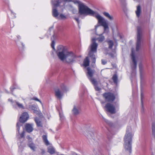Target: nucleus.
Here are the masks:
<instances>
[{"label":"nucleus","mask_w":155,"mask_h":155,"mask_svg":"<svg viewBox=\"0 0 155 155\" xmlns=\"http://www.w3.org/2000/svg\"><path fill=\"white\" fill-rule=\"evenodd\" d=\"M142 30L140 27L137 28V42L136 47V52H138L140 48L142 41Z\"/></svg>","instance_id":"obj_7"},{"label":"nucleus","mask_w":155,"mask_h":155,"mask_svg":"<svg viewBox=\"0 0 155 155\" xmlns=\"http://www.w3.org/2000/svg\"><path fill=\"white\" fill-rule=\"evenodd\" d=\"M56 54L59 58L61 61L65 60L67 62L72 63L76 61L77 57L71 51H67L62 45L58 46Z\"/></svg>","instance_id":"obj_2"},{"label":"nucleus","mask_w":155,"mask_h":155,"mask_svg":"<svg viewBox=\"0 0 155 155\" xmlns=\"http://www.w3.org/2000/svg\"><path fill=\"white\" fill-rule=\"evenodd\" d=\"M11 12L12 14V15L13 16V17L14 18H15L16 17V14L12 10H11Z\"/></svg>","instance_id":"obj_38"},{"label":"nucleus","mask_w":155,"mask_h":155,"mask_svg":"<svg viewBox=\"0 0 155 155\" xmlns=\"http://www.w3.org/2000/svg\"><path fill=\"white\" fill-rule=\"evenodd\" d=\"M17 38H18V39H20V37L19 35H18L17 36Z\"/></svg>","instance_id":"obj_45"},{"label":"nucleus","mask_w":155,"mask_h":155,"mask_svg":"<svg viewBox=\"0 0 155 155\" xmlns=\"http://www.w3.org/2000/svg\"><path fill=\"white\" fill-rule=\"evenodd\" d=\"M134 133L131 127L128 126L127 127L126 133L124 138V146L126 152L130 154L132 152V143Z\"/></svg>","instance_id":"obj_3"},{"label":"nucleus","mask_w":155,"mask_h":155,"mask_svg":"<svg viewBox=\"0 0 155 155\" xmlns=\"http://www.w3.org/2000/svg\"><path fill=\"white\" fill-rule=\"evenodd\" d=\"M20 123L19 122H18L17 124V136H18V134H19V130H20Z\"/></svg>","instance_id":"obj_29"},{"label":"nucleus","mask_w":155,"mask_h":155,"mask_svg":"<svg viewBox=\"0 0 155 155\" xmlns=\"http://www.w3.org/2000/svg\"><path fill=\"white\" fill-rule=\"evenodd\" d=\"M105 108L107 111L112 114H114L116 113L115 108L114 106L110 103H107L105 105Z\"/></svg>","instance_id":"obj_11"},{"label":"nucleus","mask_w":155,"mask_h":155,"mask_svg":"<svg viewBox=\"0 0 155 155\" xmlns=\"http://www.w3.org/2000/svg\"><path fill=\"white\" fill-rule=\"evenodd\" d=\"M35 120L38 127H42V123L37 118H35Z\"/></svg>","instance_id":"obj_24"},{"label":"nucleus","mask_w":155,"mask_h":155,"mask_svg":"<svg viewBox=\"0 0 155 155\" xmlns=\"http://www.w3.org/2000/svg\"><path fill=\"white\" fill-rule=\"evenodd\" d=\"M59 19L64 20L67 18V16L63 14H61L59 15V16L58 18Z\"/></svg>","instance_id":"obj_25"},{"label":"nucleus","mask_w":155,"mask_h":155,"mask_svg":"<svg viewBox=\"0 0 155 155\" xmlns=\"http://www.w3.org/2000/svg\"><path fill=\"white\" fill-rule=\"evenodd\" d=\"M8 101H10L12 102V105L13 107H18L19 108L23 109H24V107L22 104L16 101H13L12 100L10 99L8 100Z\"/></svg>","instance_id":"obj_13"},{"label":"nucleus","mask_w":155,"mask_h":155,"mask_svg":"<svg viewBox=\"0 0 155 155\" xmlns=\"http://www.w3.org/2000/svg\"><path fill=\"white\" fill-rule=\"evenodd\" d=\"M52 33L53 34L52 35V37H51V39L52 40V42L51 44V47L53 48V49L54 50H55V48H54V44H55V42L54 40H52V39H54L55 38V36L54 33V31H52Z\"/></svg>","instance_id":"obj_22"},{"label":"nucleus","mask_w":155,"mask_h":155,"mask_svg":"<svg viewBox=\"0 0 155 155\" xmlns=\"http://www.w3.org/2000/svg\"><path fill=\"white\" fill-rule=\"evenodd\" d=\"M20 140H18V144L20 146H21V143H20L19 144V142H18L19 141H20Z\"/></svg>","instance_id":"obj_46"},{"label":"nucleus","mask_w":155,"mask_h":155,"mask_svg":"<svg viewBox=\"0 0 155 155\" xmlns=\"http://www.w3.org/2000/svg\"><path fill=\"white\" fill-rule=\"evenodd\" d=\"M97 82L96 81V83L95 84H93L94 85L95 90L97 91H99L100 90L101 88L97 86Z\"/></svg>","instance_id":"obj_35"},{"label":"nucleus","mask_w":155,"mask_h":155,"mask_svg":"<svg viewBox=\"0 0 155 155\" xmlns=\"http://www.w3.org/2000/svg\"><path fill=\"white\" fill-rule=\"evenodd\" d=\"M72 112L74 115H78L79 113V107L78 106L74 105L72 110Z\"/></svg>","instance_id":"obj_16"},{"label":"nucleus","mask_w":155,"mask_h":155,"mask_svg":"<svg viewBox=\"0 0 155 155\" xmlns=\"http://www.w3.org/2000/svg\"><path fill=\"white\" fill-rule=\"evenodd\" d=\"M68 90V89L64 84H62L61 85V89L58 88L55 89V94L57 98L61 99L63 96L64 93Z\"/></svg>","instance_id":"obj_6"},{"label":"nucleus","mask_w":155,"mask_h":155,"mask_svg":"<svg viewBox=\"0 0 155 155\" xmlns=\"http://www.w3.org/2000/svg\"><path fill=\"white\" fill-rule=\"evenodd\" d=\"M10 89L11 91L12 92L15 88H13L12 87H11Z\"/></svg>","instance_id":"obj_44"},{"label":"nucleus","mask_w":155,"mask_h":155,"mask_svg":"<svg viewBox=\"0 0 155 155\" xmlns=\"http://www.w3.org/2000/svg\"><path fill=\"white\" fill-rule=\"evenodd\" d=\"M22 45L23 46H24V45H23V44H22Z\"/></svg>","instance_id":"obj_49"},{"label":"nucleus","mask_w":155,"mask_h":155,"mask_svg":"<svg viewBox=\"0 0 155 155\" xmlns=\"http://www.w3.org/2000/svg\"><path fill=\"white\" fill-rule=\"evenodd\" d=\"M65 2H73L75 4L78 5L79 11V6L81 2L78 0H62ZM61 0H51V3L52 6V15L53 17L55 18H58L59 15V12L56 8L61 6V4L62 2Z\"/></svg>","instance_id":"obj_4"},{"label":"nucleus","mask_w":155,"mask_h":155,"mask_svg":"<svg viewBox=\"0 0 155 155\" xmlns=\"http://www.w3.org/2000/svg\"><path fill=\"white\" fill-rule=\"evenodd\" d=\"M103 96L105 101L107 102H112L115 98L114 94L110 92L105 93L103 94Z\"/></svg>","instance_id":"obj_8"},{"label":"nucleus","mask_w":155,"mask_h":155,"mask_svg":"<svg viewBox=\"0 0 155 155\" xmlns=\"http://www.w3.org/2000/svg\"><path fill=\"white\" fill-rule=\"evenodd\" d=\"M87 78L93 84H95L96 83V81L94 78H92V77L95 72L94 71L92 70L89 67H88L87 68Z\"/></svg>","instance_id":"obj_9"},{"label":"nucleus","mask_w":155,"mask_h":155,"mask_svg":"<svg viewBox=\"0 0 155 155\" xmlns=\"http://www.w3.org/2000/svg\"><path fill=\"white\" fill-rule=\"evenodd\" d=\"M112 79L114 81V82L115 83H117V77L116 74H114L113 75L112 77Z\"/></svg>","instance_id":"obj_30"},{"label":"nucleus","mask_w":155,"mask_h":155,"mask_svg":"<svg viewBox=\"0 0 155 155\" xmlns=\"http://www.w3.org/2000/svg\"><path fill=\"white\" fill-rule=\"evenodd\" d=\"M141 12V9L140 6V5H138L137 7V10L135 12L137 16L139 17L140 15Z\"/></svg>","instance_id":"obj_21"},{"label":"nucleus","mask_w":155,"mask_h":155,"mask_svg":"<svg viewBox=\"0 0 155 155\" xmlns=\"http://www.w3.org/2000/svg\"><path fill=\"white\" fill-rule=\"evenodd\" d=\"M32 126V124H26L25 127L26 131L29 133L32 131L33 130Z\"/></svg>","instance_id":"obj_18"},{"label":"nucleus","mask_w":155,"mask_h":155,"mask_svg":"<svg viewBox=\"0 0 155 155\" xmlns=\"http://www.w3.org/2000/svg\"><path fill=\"white\" fill-rule=\"evenodd\" d=\"M100 25H97L95 26V30L96 31L97 28Z\"/></svg>","instance_id":"obj_43"},{"label":"nucleus","mask_w":155,"mask_h":155,"mask_svg":"<svg viewBox=\"0 0 155 155\" xmlns=\"http://www.w3.org/2000/svg\"><path fill=\"white\" fill-rule=\"evenodd\" d=\"M101 62L102 64H103V65H104L107 63V61H106L105 60L102 59L101 60Z\"/></svg>","instance_id":"obj_37"},{"label":"nucleus","mask_w":155,"mask_h":155,"mask_svg":"<svg viewBox=\"0 0 155 155\" xmlns=\"http://www.w3.org/2000/svg\"><path fill=\"white\" fill-rule=\"evenodd\" d=\"M139 68L140 72V79L141 84L143 82V65L141 63H140L139 64Z\"/></svg>","instance_id":"obj_14"},{"label":"nucleus","mask_w":155,"mask_h":155,"mask_svg":"<svg viewBox=\"0 0 155 155\" xmlns=\"http://www.w3.org/2000/svg\"><path fill=\"white\" fill-rule=\"evenodd\" d=\"M131 51L132 53L131 54V56L133 63L131 65V67L132 71H134L137 68V61L136 60V53L135 52L134 48H133L132 49ZM133 72V71L132 73Z\"/></svg>","instance_id":"obj_10"},{"label":"nucleus","mask_w":155,"mask_h":155,"mask_svg":"<svg viewBox=\"0 0 155 155\" xmlns=\"http://www.w3.org/2000/svg\"><path fill=\"white\" fill-rule=\"evenodd\" d=\"M144 98V95L143 94V93L142 92V88L141 87V110L142 112H144V108L143 105V99Z\"/></svg>","instance_id":"obj_20"},{"label":"nucleus","mask_w":155,"mask_h":155,"mask_svg":"<svg viewBox=\"0 0 155 155\" xmlns=\"http://www.w3.org/2000/svg\"><path fill=\"white\" fill-rule=\"evenodd\" d=\"M96 40V39L95 38L92 39V43L88 49V55L91 58L93 64L92 66L93 67L94 66L96 62L97 48L98 46L97 44L95 42Z\"/></svg>","instance_id":"obj_5"},{"label":"nucleus","mask_w":155,"mask_h":155,"mask_svg":"<svg viewBox=\"0 0 155 155\" xmlns=\"http://www.w3.org/2000/svg\"><path fill=\"white\" fill-rule=\"evenodd\" d=\"M79 13L81 15H90L95 17L98 20V24L102 26L106 27L108 24L104 18L97 12L92 10L81 2L79 6Z\"/></svg>","instance_id":"obj_1"},{"label":"nucleus","mask_w":155,"mask_h":155,"mask_svg":"<svg viewBox=\"0 0 155 155\" xmlns=\"http://www.w3.org/2000/svg\"><path fill=\"white\" fill-rule=\"evenodd\" d=\"M24 133L25 132L23 131L21 134H18V136H17L18 138L20 139L21 137V138H22L24 137Z\"/></svg>","instance_id":"obj_33"},{"label":"nucleus","mask_w":155,"mask_h":155,"mask_svg":"<svg viewBox=\"0 0 155 155\" xmlns=\"http://www.w3.org/2000/svg\"><path fill=\"white\" fill-rule=\"evenodd\" d=\"M51 28H50L49 30L48 31V32H47V34H48V37H49V36L48 35H51Z\"/></svg>","instance_id":"obj_40"},{"label":"nucleus","mask_w":155,"mask_h":155,"mask_svg":"<svg viewBox=\"0 0 155 155\" xmlns=\"http://www.w3.org/2000/svg\"><path fill=\"white\" fill-rule=\"evenodd\" d=\"M84 65L85 67H87L89 65V60L88 57H87L84 60L83 62Z\"/></svg>","instance_id":"obj_23"},{"label":"nucleus","mask_w":155,"mask_h":155,"mask_svg":"<svg viewBox=\"0 0 155 155\" xmlns=\"http://www.w3.org/2000/svg\"><path fill=\"white\" fill-rule=\"evenodd\" d=\"M29 115L27 112H24L23 113L19 119V121L21 123H24L28 119Z\"/></svg>","instance_id":"obj_12"},{"label":"nucleus","mask_w":155,"mask_h":155,"mask_svg":"<svg viewBox=\"0 0 155 155\" xmlns=\"http://www.w3.org/2000/svg\"><path fill=\"white\" fill-rule=\"evenodd\" d=\"M59 116L60 117V119L61 120H63L64 118L63 116L60 113H59Z\"/></svg>","instance_id":"obj_41"},{"label":"nucleus","mask_w":155,"mask_h":155,"mask_svg":"<svg viewBox=\"0 0 155 155\" xmlns=\"http://www.w3.org/2000/svg\"><path fill=\"white\" fill-rule=\"evenodd\" d=\"M33 99L34 100L39 101L41 104L42 105V107H43V104L41 102L39 99H38L36 97H34L33 98Z\"/></svg>","instance_id":"obj_36"},{"label":"nucleus","mask_w":155,"mask_h":155,"mask_svg":"<svg viewBox=\"0 0 155 155\" xmlns=\"http://www.w3.org/2000/svg\"><path fill=\"white\" fill-rule=\"evenodd\" d=\"M61 155H63V154H61Z\"/></svg>","instance_id":"obj_50"},{"label":"nucleus","mask_w":155,"mask_h":155,"mask_svg":"<svg viewBox=\"0 0 155 155\" xmlns=\"http://www.w3.org/2000/svg\"><path fill=\"white\" fill-rule=\"evenodd\" d=\"M48 152L51 154H53L54 153V148L50 147L48 149Z\"/></svg>","instance_id":"obj_28"},{"label":"nucleus","mask_w":155,"mask_h":155,"mask_svg":"<svg viewBox=\"0 0 155 155\" xmlns=\"http://www.w3.org/2000/svg\"><path fill=\"white\" fill-rule=\"evenodd\" d=\"M151 155H155V147H152L151 149Z\"/></svg>","instance_id":"obj_31"},{"label":"nucleus","mask_w":155,"mask_h":155,"mask_svg":"<svg viewBox=\"0 0 155 155\" xmlns=\"http://www.w3.org/2000/svg\"><path fill=\"white\" fill-rule=\"evenodd\" d=\"M28 146L31 148V149L35 151L36 148L35 145L32 142L30 141L28 144Z\"/></svg>","instance_id":"obj_19"},{"label":"nucleus","mask_w":155,"mask_h":155,"mask_svg":"<svg viewBox=\"0 0 155 155\" xmlns=\"http://www.w3.org/2000/svg\"><path fill=\"white\" fill-rule=\"evenodd\" d=\"M74 19L76 21L78 24L79 23V18H75Z\"/></svg>","instance_id":"obj_42"},{"label":"nucleus","mask_w":155,"mask_h":155,"mask_svg":"<svg viewBox=\"0 0 155 155\" xmlns=\"http://www.w3.org/2000/svg\"><path fill=\"white\" fill-rule=\"evenodd\" d=\"M43 139L44 142L45 143V144L47 145L49 144V143L47 139V136L46 135H44L42 137Z\"/></svg>","instance_id":"obj_26"},{"label":"nucleus","mask_w":155,"mask_h":155,"mask_svg":"<svg viewBox=\"0 0 155 155\" xmlns=\"http://www.w3.org/2000/svg\"><path fill=\"white\" fill-rule=\"evenodd\" d=\"M108 44L109 45V48L111 49L114 45V43L112 41L109 40L107 41Z\"/></svg>","instance_id":"obj_27"},{"label":"nucleus","mask_w":155,"mask_h":155,"mask_svg":"<svg viewBox=\"0 0 155 155\" xmlns=\"http://www.w3.org/2000/svg\"><path fill=\"white\" fill-rule=\"evenodd\" d=\"M104 36H101L98 38V39L99 41L102 42L104 40Z\"/></svg>","instance_id":"obj_34"},{"label":"nucleus","mask_w":155,"mask_h":155,"mask_svg":"<svg viewBox=\"0 0 155 155\" xmlns=\"http://www.w3.org/2000/svg\"><path fill=\"white\" fill-rule=\"evenodd\" d=\"M112 30L113 32H114V29L113 27L112 28Z\"/></svg>","instance_id":"obj_48"},{"label":"nucleus","mask_w":155,"mask_h":155,"mask_svg":"<svg viewBox=\"0 0 155 155\" xmlns=\"http://www.w3.org/2000/svg\"><path fill=\"white\" fill-rule=\"evenodd\" d=\"M105 121L109 124V125L111 126H112V123L111 122L107 120H105Z\"/></svg>","instance_id":"obj_39"},{"label":"nucleus","mask_w":155,"mask_h":155,"mask_svg":"<svg viewBox=\"0 0 155 155\" xmlns=\"http://www.w3.org/2000/svg\"><path fill=\"white\" fill-rule=\"evenodd\" d=\"M103 14L109 20L112 21L114 20L113 16L110 15L109 13L104 12L103 13Z\"/></svg>","instance_id":"obj_17"},{"label":"nucleus","mask_w":155,"mask_h":155,"mask_svg":"<svg viewBox=\"0 0 155 155\" xmlns=\"http://www.w3.org/2000/svg\"><path fill=\"white\" fill-rule=\"evenodd\" d=\"M45 153V151L44 150H42V153L43 154H44Z\"/></svg>","instance_id":"obj_47"},{"label":"nucleus","mask_w":155,"mask_h":155,"mask_svg":"<svg viewBox=\"0 0 155 155\" xmlns=\"http://www.w3.org/2000/svg\"><path fill=\"white\" fill-rule=\"evenodd\" d=\"M29 108L34 110V112L36 114L39 115H41L42 114L41 113L40 111L37 110V107L34 105H31Z\"/></svg>","instance_id":"obj_15"},{"label":"nucleus","mask_w":155,"mask_h":155,"mask_svg":"<svg viewBox=\"0 0 155 155\" xmlns=\"http://www.w3.org/2000/svg\"><path fill=\"white\" fill-rule=\"evenodd\" d=\"M104 28V33H107L109 32V28L108 24L107 25V26L106 27L104 26H103Z\"/></svg>","instance_id":"obj_32"}]
</instances>
